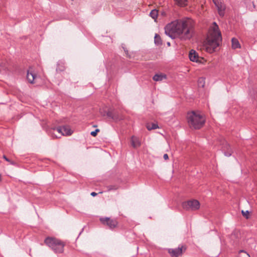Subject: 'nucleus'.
Returning <instances> with one entry per match:
<instances>
[{"mask_svg":"<svg viewBox=\"0 0 257 257\" xmlns=\"http://www.w3.org/2000/svg\"><path fill=\"white\" fill-rule=\"evenodd\" d=\"M194 22L184 18L177 19L168 24L165 27V34L172 39L178 38L181 40L190 39L194 33Z\"/></svg>","mask_w":257,"mask_h":257,"instance_id":"nucleus-1","label":"nucleus"},{"mask_svg":"<svg viewBox=\"0 0 257 257\" xmlns=\"http://www.w3.org/2000/svg\"><path fill=\"white\" fill-rule=\"evenodd\" d=\"M221 41V35L218 26L215 22H214L208 31L207 38L203 43L202 49L208 53H212L219 46Z\"/></svg>","mask_w":257,"mask_h":257,"instance_id":"nucleus-2","label":"nucleus"},{"mask_svg":"<svg viewBox=\"0 0 257 257\" xmlns=\"http://www.w3.org/2000/svg\"><path fill=\"white\" fill-rule=\"evenodd\" d=\"M187 119L190 127L194 129L200 128L205 122V119L202 115L199 112L194 111L188 112Z\"/></svg>","mask_w":257,"mask_h":257,"instance_id":"nucleus-3","label":"nucleus"},{"mask_svg":"<svg viewBox=\"0 0 257 257\" xmlns=\"http://www.w3.org/2000/svg\"><path fill=\"white\" fill-rule=\"evenodd\" d=\"M44 242L56 253H62L64 251V243L56 238L47 237Z\"/></svg>","mask_w":257,"mask_h":257,"instance_id":"nucleus-4","label":"nucleus"},{"mask_svg":"<svg viewBox=\"0 0 257 257\" xmlns=\"http://www.w3.org/2000/svg\"><path fill=\"white\" fill-rule=\"evenodd\" d=\"M182 206L186 210H196L200 208V203L197 200H192L183 202Z\"/></svg>","mask_w":257,"mask_h":257,"instance_id":"nucleus-5","label":"nucleus"},{"mask_svg":"<svg viewBox=\"0 0 257 257\" xmlns=\"http://www.w3.org/2000/svg\"><path fill=\"white\" fill-rule=\"evenodd\" d=\"M214 4L216 6L219 15L223 17L225 15L226 6L222 0H212Z\"/></svg>","mask_w":257,"mask_h":257,"instance_id":"nucleus-6","label":"nucleus"},{"mask_svg":"<svg viewBox=\"0 0 257 257\" xmlns=\"http://www.w3.org/2000/svg\"><path fill=\"white\" fill-rule=\"evenodd\" d=\"M53 131L57 132L61 136H70L73 132L68 125L59 126L53 128Z\"/></svg>","mask_w":257,"mask_h":257,"instance_id":"nucleus-7","label":"nucleus"},{"mask_svg":"<svg viewBox=\"0 0 257 257\" xmlns=\"http://www.w3.org/2000/svg\"><path fill=\"white\" fill-rule=\"evenodd\" d=\"M100 220L103 224L107 225L110 229L114 228L118 224L116 220L109 217L101 218Z\"/></svg>","mask_w":257,"mask_h":257,"instance_id":"nucleus-8","label":"nucleus"},{"mask_svg":"<svg viewBox=\"0 0 257 257\" xmlns=\"http://www.w3.org/2000/svg\"><path fill=\"white\" fill-rule=\"evenodd\" d=\"M186 250V247L182 245L181 246H179L176 248H170L169 249L168 252L171 254V255L173 257H178L182 255L183 251H185Z\"/></svg>","mask_w":257,"mask_h":257,"instance_id":"nucleus-9","label":"nucleus"},{"mask_svg":"<svg viewBox=\"0 0 257 257\" xmlns=\"http://www.w3.org/2000/svg\"><path fill=\"white\" fill-rule=\"evenodd\" d=\"M189 57L190 61L197 63H202L203 59L199 56L198 53L194 50H191L189 54Z\"/></svg>","mask_w":257,"mask_h":257,"instance_id":"nucleus-10","label":"nucleus"},{"mask_svg":"<svg viewBox=\"0 0 257 257\" xmlns=\"http://www.w3.org/2000/svg\"><path fill=\"white\" fill-rule=\"evenodd\" d=\"M222 150L223 152L224 155L226 157H230L232 153V151L230 146L226 142H223L222 144Z\"/></svg>","mask_w":257,"mask_h":257,"instance_id":"nucleus-11","label":"nucleus"},{"mask_svg":"<svg viewBox=\"0 0 257 257\" xmlns=\"http://www.w3.org/2000/svg\"><path fill=\"white\" fill-rule=\"evenodd\" d=\"M27 78L30 83H34V81L37 78V75L31 70H29L27 72Z\"/></svg>","mask_w":257,"mask_h":257,"instance_id":"nucleus-12","label":"nucleus"},{"mask_svg":"<svg viewBox=\"0 0 257 257\" xmlns=\"http://www.w3.org/2000/svg\"><path fill=\"white\" fill-rule=\"evenodd\" d=\"M131 144L132 146L134 148H137L138 147H140L141 145V142L140 139L135 137V136H132L131 138Z\"/></svg>","mask_w":257,"mask_h":257,"instance_id":"nucleus-13","label":"nucleus"},{"mask_svg":"<svg viewBox=\"0 0 257 257\" xmlns=\"http://www.w3.org/2000/svg\"><path fill=\"white\" fill-rule=\"evenodd\" d=\"M166 78V75L162 73L156 74L153 77V79L155 81H161Z\"/></svg>","mask_w":257,"mask_h":257,"instance_id":"nucleus-14","label":"nucleus"},{"mask_svg":"<svg viewBox=\"0 0 257 257\" xmlns=\"http://www.w3.org/2000/svg\"><path fill=\"white\" fill-rule=\"evenodd\" d=\"M231 47L233 49L237 48H240L241 47L240 44L238 40L235 38H233L231 39Z\"/></svg>","mask_w":257,"mask_h":257,"instance_id":"nucleus-15","label":"nucleus"},{"mask_svg":"<svg viewBox=\"0 0 257 257\" xmlns=\"http://www.w3.org/2000/svg\"><path fill=\"white\" fill-rule=\"evenodd\" d=\"M106 188L108 191H114L118 189L119 188V186L117 184H112L107 186Z\"/></svg>","mask_w":257,"mask_h":257,"instance_id":"nucleus-16","label":"nucleus"},{"mask_svg":"<svg viewBox=\"0 0 257 257\" xmlns=\"http://www.w3.org/2000/svg\"><path fill=\"white\" fill-rule=\"evenodd\" d=\"M176 5L184 7L187 5L188 0H174Z\"/></svg>","mask_w":257,"mask_h":257,"instance_id":"nucleus-17","label":"nucleus"},{"mask_svg":"<svg viewBox=\"0 0 257 257\" xmlns=\"http://www.w3.org/2000/svg\"><path fill=\"white\" fill-rule=\"evenodd\" d=\"M158 12L157 10L154 9L150 13V16L154 20L157 18Z\"/></svg>","mask_w":257,"mask_h":257,"instance_id":"nucleus-18","label":"nucleus"},{"mask_svg":"<svg viewBox=\"0 0 257 257\" xmlns=\"http://www.w3.org/2000/svg\"><path fill=\"white\" fill-rule=\"evenodd\" d=\"M154 41H155V44L157 45H160L162 44L161 37L158 34L155 35V36L154 38Z\"/></svg>","mask_w":257,"mask_h":257,"instance_id":"nucleus-19","label":"nucleus"},{"mask_svg":"<svg viewBox=\"0 0 257 257\" xmlns=\"http://www.w3.org/2000/svg\"><path fill=\"white\" fill-rule=\"evenodd\" d=\"M158 127V125L155 123H152L151 124H148L147 126V128L148 130L156 129Z\"/></svg>","mask_w":257,"mask_h":257,"instance_id":"nucleus-20","label":"nucleus"},{"mask_svg":"<svg viewBox=\"0 0 257 257\" xmlns=\"http://www.w3.org/2000/svg\"><path fill=\"white\" fill-rule=\"evenodd\" d=\"M198 84L200 86L203 87L205 84V81L203 78H200L198 80Z\"/></svg>","mask_w":257,"mask_h":257,"instance_id":"nucleus-21","label":"nucleus"},{"mask_svg":"<svg viewBox=\"0 0 257 257\" xmlns=\"http://www.w3.org/2000/svg\"><path fill=\"white\" fill-rule=\"evenodd\" d=\"M241 212L244 217H245L246 218H248L249 212L248 211H244L242 210Z\"/></svg>","mask_w":257,"mask_h":257,"instance_id":"nucleus-22","label":"nucleus"},{"mask_svg":"<svg viewBox=\"0 0 257 257\" xmlns=\"http://www.w3.org/2000/svg\"><path fill=\"white\" fill-rule=\"evenodd\" d=\"M99 132V129H96L94 131H92L91 132L90 134L91 136H93V137H95L96 136L97 133Z\"/></svg>","mask_w":257,"mask_h":257,"instance_id":"nucleus-23","label":"nucleus"},{"mask_svg":"<svg viewBox=\"0 0 257 257\" xmlns=\"http://www.w3.org/2000/svg\"><path fill=\"white\" fill-rule=\"evenodd\" d=\"M163 158L165 160H167L168 159L169 157H168V155L167 154H165L163 156Z\"/></svg>","mask_w":257,"mask_h":257,"instance_id":"nucleus-24","label":"nucleus"},{"mask_svg":"<svg viewBox=\"0 0 257 257\" xmlns=\"http://www.w3.org/2000/svg\"><path fill=\"white\" fill-rule=\"evenodd\" d=\"M91 195L92 196H95L97 195V193L94 192H93L91 193Z\"/></svg>","mask_w":257,"mask_h":257,"instance_id":"nucleus-25","label":"nucleus"},{"mask_svg":"<svg viewBox=\"0 0 257 257\" xmlns=\"http://www.w3.org/2000/svg\"><path fill=\"white\" fill-rule=\"evenodd\" d=\"M3 158H4V159H5V160H6L7 161H8V162H9V161H10L9 159L8 158H7L6 157V156H5V155H4V156H3Z\"/></svg>","mask_w":257,"mask_h":257,"instance_id":"nucleus-26","label":"nucleus"},{"mask_svg":"<svg viewBox=\"0 0 257 257\" xmlns=\"http://www.w3.org/2000/svg\"><path fill=\"white\" fill-rule=\"evenodd\" d=\"M107 115L109 117H111L112 118H113V117L111 116V113L110 112L107 113Z\"/></svg>","mask_w":257,"mask_h":257,"instance_id":"nucleus-27","label":"nucleus"},{"mask_svg":"<svg viewBox=\"0 0 257 257\" xmlns=\"http://www.w3.org/2000/svg\"><path fill=\"white\" fill-rule=\"evenodd\" d=\"M235 236V233L233 232L231 234V237L233 238L234 236Z\"/></svg>","mask_w":257,"mask_h":257,"instance_id":"nucleus-28","label":"nucleus"},{"mask_svg":"<svg viewBox=\"0 0 257 257\" xmlns=\"http://www.w3.org/2000/svg\"><path fill=\"white\" fill-rule=\"evenodd\" d=\"M239 252H244V253H246L245 251H244L243 250H240L239 251Z\"/></svg>","mask_w":257,"mask_h":257,"instance_id":"nucleus-29","label":"nucleus"},{"mask_svg":"<svg viewBox=\"0 0 257 257\" xmlns=\"http://www.w3.org/2000/svg\"><path fill=\"white\" fill-rule=\"evenodd\" d=\"M252 5H253V9H254V8H255V5H254V4H253V3H252Z\"/></svg>","mask_w":257,"mask_h":257,"instance_id":"nucleus-30","label":"nucleus"},{"mask_svg":"<svg viewBox=\"0 0 257 257\" xmlns=\"http://www.w3.org/2000/svg\"><path fill=\"white\" fill-rule=\"evenodd\" d=\"M246 255L248 256V257H250L249 255L247 253H246Z\"/></svg>","mask_w":257,"mask_h":257,"instance_id":"nucleus-31","label":"nucleus"},{"mask_svg":"<svg viewBox=\"0 0 257 257\" xmlns=\"http://www.w3.org/2000/svg\"><path fill=\"white\" fill-rule=\"evenodd\" d=\"M167 44H168V45H169V46H170V43H169V42H168V43H167Z\"/></svg>","mask_w":257,"mask_h":257,"instance_id":"nucleus-32","label":"nucleus"}]
</instances>
